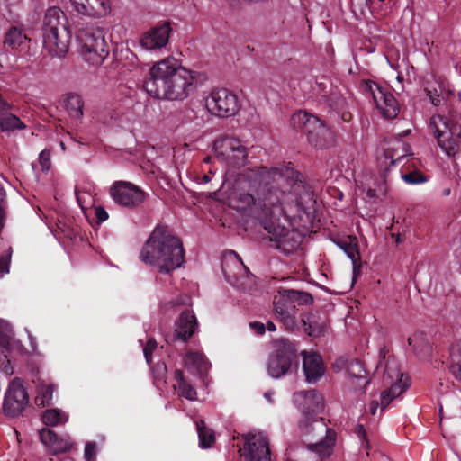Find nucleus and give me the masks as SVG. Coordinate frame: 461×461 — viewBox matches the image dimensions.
<instances>
[{
	"instance_id": "412c9836",
	"label": "nucleus",
	"mask_w": 461,
	"mask_h": 461,
	"mask_svg": "<svg viewBox=\"0 0 461 461\" xmlns=\"http://www.w3.org/2000/svg\"><path fill=\"white\" fill-rule=\"evenodd\" d=\"M293 399L303 416L315 417L324 407L323 397L315 389L297 392L294 393Z\"/></svg>"
},
{
	"instance_id": "f257e3e1",
	"label": "nucleus",
	"mask_w": 461,
	"mask_h": 461,
	"mask_svg": "<svg viewBox=\"0 0 461 461\" xmlns=\"http://www.w3.org/2000/svg\"><path fill=\"white\" fill-rule=\"evenodd\" d=\"M140 258L157 267L160 273L169 274L185 262L183 243L167 226L158 224L144 244Z\"/></svg>"
},
{
	"instance_id": "c85d7f7f",
	"label": "nucleus",
	"mask_w": 461,
	"mask_h": 461,
	"mask_svg": "<svg viewBox=\"0 0 461 461\" xmlns=\"http://www.w3.org/2000/svg\"><path fill=\"white\" fill-rule=\"evenodd\" d=\"M174 379L176 384H174V388L179 392V395L185 397L189 401L196 400V391L195 389L185 380L183 371L180 369H176L174 372Z\"/></svg>"
},
{
	"instance_id": "13d9d810",
	"label": "nucleus",
	"mask_w": 461,
	"mask_h": 461,
	"mask_svg": "<svg viewBox=\"0 0 461 461\" xmlns=\"http://www.w3.org/2000/svg\"><path fill=\"white\" fill-rule=\"evenodd\" d=\"M394 398L389 394V393H387V391H384L382 392L381 393V410H384L389 404L390 402L393 400Z\"/></svg>"
},
{
	"instance_id": "423d86ee",
	"label": "nucleus",
	"mask_w": 461,
	"mask_h": 461,
	"mask_svg": "<svg viewBox=\"0 0 461 461\" xmlns=\"http://www.w3.org/2000/svg\"><path fill=\"white\" fill-rule=\"evenodd\" d=\"M274 171L294 182L293 191L297 195L294 204L287 207L282 205V207L288 211V214L293 212L294 209L296 214L294 216H296V219L301 221L305 216L306 220L310 221L317 211V202L314 198L313 192L309 187L304 186L302 175L294 170L291 163H289V166L281 168H274ZM283 202L284 199L282 200V203Z\"/></svg>"
},
{
	"instance_id": "bb28decb",
	"label": "nucleus",
	"mask_w": 461,
	"mask_h": 461,
	"mask_svg": "<svg viewBox=\"0 0 461 461\" xmlns=\"http://www.w3.org/2000/svg\"><path fill=\"white\" fill-rule=\"evenodd\" d=\"M335 243L352 261L353 280H355L356 276L361 273V260L357 242H353L348 239H341L336 240Z\"/></svg>"
},
{
	"instance_id": "5701e85b",
	"label": "nucleus",
	"mask_w": 461,
	"mask_h": 461,
	"mask_svg": "<svg viewBox=\"0 0 461 461\" xmlns=\"http://www.w3.org/2000/svg\"><path fill=\"white\" fill-rule=\"evenodd\" d=\"M74 10L89 17H102L110 12L109 0H70Z\"/></svg>"
},
{
	"instance_id": "69168bd1",
	"label": "nucleus",
	"mask_w": 461,
	"mask_h": 461,
	"mask_svg": "<svg viewBox=\"0 0 461 461\" xmlns=\"http://www.w3.org/2000/svg\"><path fill=\"white\" fill-rule=\"evenodd\" d=\"M367 195H368L369 197H374V196L375 195V190H373V189H368V191H367Z\"/></svg>"
},
{
	"instance_id": "37998d69",
	"label": "nucleus",
	"mask_w": 461,
	"mask_h": 461,
	"mask_svg": "<svg viewBox=\"0 0 461 461\" xmlns=\"http://www.w3.org/2000/svg\"><path fill=\"white\" fill-rule=\"evenodd\" d=\"M12 250L9 249L5 254L0 256V277L8 274L10 271Z\"/></svg>"
},
{
	"instance_id": "b1692460",
	"label": "nucleus",
	"mask_w": 461,
	"mask_h": 461,
	"mask_svg": "<svg viewBox=\"0 0 461 461\" xmlns=\"http://www.w3.org/2000/svg\"><path fill=\"white\" fill-rule=\"evenodd\" d=\"M174 339L187 341L198 329V322L192 311L185 310L175 323Z\"/></svg>"
},
{
	"instance_id": "0eeeda50",
	"label": "nucleus",
	"mask_w": 461,
	"mask_h": 461,
	"mask_svg": "<svg viewBox=\"0 0 461 461\" xmlns=\"http://www.w3.org/2000/svg\"><path fill=\"white\" fill-rule=\"evenodd\" d=\"M298 365L296 345L285 338L275 339L267 361V375L274 379H279L296 370Z\"/></svg>"
},
{
	"instance_id": "9d476101",
	"label": "nucleus",
	"mask_w": 461,
	"mask_h": 461,
	"mask_svg": "<svg viewBox=\"0 0 461 461\" xmlns=\"http://www.w3.org/2000/svg\"><path fill=\"white\" fill-rule=\"evenodd\" d=\"M79 53L85 61L100 66L109 54L104 32L96 27L78 29Z\"/></svg>"
},
{
	"instance_id": "1a4fd4ad",
	"label": "nucleus",
	"mask_w": 461,
	"mask_h": 461,
	"mask_svg": "<svg viewBox=\"0 0 461 461\" xmlns=\"http://www.w3.org/2000/svg\"><path fill=\"white\" fill-rule=\"evenodd\" d=\"M299 429L303 436H309L312 433L320 437L314 442H309L307 448L315 452L321 458L329 456L333 450L336 442L337 434L335 430L328 428L323 419H315V417L303 416L299 420Z\"/></svg>"
},
{
	"instance_id": "473e14b6",
	"label": "nucleus",
	"mask_w": 461,
	"mask_h": 461,
	"mask_svg": "<svg viewBox=\"0 0 461 461\" xmlns=\"http://www.w3.org/2000/svg\"><path fill=\"white\" fill-rule=\"evenodd\" d=\"M27 126L21 119L14 113H4L0 115V131L12 132L14 131L25 130Z\"/></svg>"
},
{
	"instance_id": "a211bd4d",
	"label": "nucleus",
	"mask_w": 461,
	"mask_h": 461,
	"mask_svg": "<svg viewBox=\"0 0 461 461\" xmlns=\"http://www.w3.org/2000/svg\"><path fill=\"white\" fill-rule=\"evenodd\" d=\"M217 156L225 160L232 167L244 166L247 151L240 140L232 137H224L215 143Z\"/></svg>"
},
{
	"instance_id": "c9c22d12",
	"label": "nucleus",
	"mask_w": 461,
	"mask_h": 461,
	"mask_svg": "<svg viewBox=\"0 0 461 461\" xmlns=\"http://www.w3.org/2000/svg\"><path fill=\"white\" fill-rule=\"evenodd\" d=\"M196 428L199 438V447L204 449L211 447L215 440L213 431L211 429H208L205 426L204 421L202 420L196 421Z\"/></svg>"
},
{
	"instance_id": "4be33fe9",
	"label": "nucleus",
	"mask_w": 461,
	"mask_h": 461,
	"mask_svg": "<svg viewBox=\"0 0 461 461\" xmlns=\"http://www.w3.org/2000/svg\"><path fill=\"white\" fill-rule=\"evenodd\" d=\"M409 145L401 138H396L391 142V146L384 150L383 156L378 158L379 170L385 175L390 167L407 155Z\"/></svg>"
},
{
	"instance_id": "4468645a",
	"label": "nucleus",
	"mask_w": 461,
	"mask_h": 461,
	"mask_svg": "<svg viewBox=\"0 0 461 461\" xmlns=\"http://www.w3.org/2000/svg\"><path fill=\"white\" fill-rule=\"evenodd\" d=\"M206 107L212 114L221 118L233 116L240 109L237 95L227 88L212 91L206 98Z\"/></svg>"
},
{
	"instance_id": "ddd939ff",
	"label": "nucleus",
	"mask_w": 461,
	"mask_h": 461,
	"mask_svg": "<svg viewBox=\"0 0 461 461\" xmlns=\"http://www.w3.org/2000/svg\"><path fill=\"white\" fill-rule=\"evenodd\" d=\"M362 87L366 93L372 95L376 108L384 117L394 119L398 115L399 104L387 86H382L371 80H366L364 81Z\"/></svg>"
},
{
	"instance_id": "338daca9",
	"label": "nucleus",
	"mask_w": 461,
	"mask_h": 461,
	"mask_svg": "<svg viewBox=\"0 0 461 461\" xmlns=\"http://www.w3.org/2000/svg\"><path fill=\"white\" fill-rule=\"evenodd\" d=\"M264 396H265V398L267 400H268L269 402H272V398H271V393H268V392L265 393Z\"/></svg>"
},
{
	"instance_id": "cd10ccee",
	"label": "nucleus",
	"mask_w": 461,
	"mask_h": 461,
	"mask_svg": "<svg viewBox=\"0 0 461 461\" xmlns=\"http://www.w3.org/2000/svg\"><path fill=\"white\" fill-rule=\"evenodd\" d=\"M300 330L303 331L309 337H321L325 333L326 325L324 321H319L312 320V315L309 313L300 314Z\"/></svg>"
},
{
	"instance_id": "680f3d73",
	"label": "nucleus",
	"mask_w": 461,
	"mask_h": 461,
	"mask_svg": "<svg viewBox=\"0 0 461 461\" xmlns=\"http://www.w3.org/2000/svg\"><path fill=\"white\" fill-rule=\"evenodd\" d=\"M265 326L268 331L273 332L276 330V324L272 321H268Z\"/></svg>"
},
{
	"instance_id": "de8ad7c7",
	"label": "nucleus",
	"mask_w": 461,
	"mask_h": 461,
	"mask_svg": "<svg viewBox=\"0 0 461 461\" xmlns=\"http://www.w3.org/2000/svg\"><path fill=\"white\" fill-rule=\"evenodd\" d=\"M157 348V342L156 340L154 339H149L147 341V344L146 346L144 347L143 348V354H144V357H145V359L148 363H150L151 362V359H152V352L155 350V348Z\"/></svg>"
},
{
	"instance_id": "9b49d317",
	"label": "nucleus",
	"mask_w": 461,
	"mask_h": 461,
	"mask_svg": "<svg viewBox=\"0 0 461 461\" xmlns=\"http://www.w3.org/2000/svg\"><path fill=\"white\" fill-rule=\"evenodd\" d=\"M176 62L168 59L155 64L149 70L143 87L147 94L155 99H162L175 72Z\"/></svg>"
},
{
	"instance_id": "393cba45",
	"label": "nucleus",
	"mask_w": 461,
	"mask_h": 461,
	"mask_svg": "<svg viewBox=\"0 0 461 461\" xmlns=\"http://www.w3.org/2000/svg\"><path fill=\"white\" fill-rule=\"evenodd\" d=\"M301 354L303 356V369L306 381L315 384L325 372L322 359L317 353L303 351Z\"/></svg>"
},
{
	"instance_id": "a18cd8bd",
	"label": "nucleus",
	"mask_w": 461,
	"mask_h": 461,
	"mask_svg": "<svg viewBox=\"0 0 461 461\" xmlns=\"http://www.w3.org/2000/svg\"><path fill=\"white\" fill-rule=\"evenodd\" d=\"M38 160L41 167V170L43 172H48L51 167L50 152L47 149H43L40 152Z\"/></svg>"
},
{
	"instance_id": "2eb2a0df",
	"label": "nucleus",
	"mask_w": 461,
	"mask_h": 461,
	"mask_svg": "<svg viewBox=\"0 0 461 461\" xmlns=\"http://www.w3.org/2000/svg\"><path fill=\"white\" fill-rule=\"evenodd\" d=\"M29 402V395L21 378H14L4 396L3 411L5 415L14 418L19 416Z\"/></svg>"
},
{
	"instance_id": "49530a36",
	"label": "nucleus",
	"mask_w": 461,
	"mask_h": 461,
	"mask_svg": "<svg viewBox=\"0 0 461 461\" xmlns=\"http://www.w3.org/2000/svg\"><path fill=\"white\" fill-rule=\"evenodd\" d=\"M391 386L387 391L394 399L400 396L408 387L406 384L402 382L390 383Z\"/></svg>"
},
{
	"instance_id": "ea45409f",
	"label": "nucleus",
	"mask_w": 461,
	"mask_h": 461,
	"mask_svg": "<svg viewBox=\"0 0 461 461\" xmlns=\"http://www.w3.org/2000/svg\"><path fill=\"white\" fill-rule=\"evenodd\" d=\"M72 446H73V444L69 438H59L57 435L55 440L53 441L51 447H50V452L52 455L66 453V452L70 451V449L72 448Z\"/></svg>"
},
{
	"instance_id": "7c9ffc66",
	"label": "nucleus",
	"mask_w": 461,
	"mask_h": 461,
	"mask_svg": "<svg viewBox=\"0 0 461 461\" xmlns=\"http://www.w3.org/2000/svg\"><path fill=\"white\" fill-rule=\"evenodd\" d=\"M0 345H9L13 348H17V352H20L23 348L21 341L14 339L11 324L3 319H0Z\"/></svg>"
},
{
	"instance_id": "c03bdc74",
	"label": "nucleus",
	"mask_w": 461,
	"mask_h": 461,
	"mask_svg": "<svg viewBox=\"0 0 461 461\" xmlns=\"http://www.w3.org/2000/svg\"><path fill=\"white\" fill-rule=\"evenodd\" d=\"M57 434L50 429H42L40 431L41 441L49 448L51 447Z\"/></svg>"
},
{
	"instance_id": "c756f323",
	"label": "nucleus",
	"mask_w": 461,
	"mask_h": 461,
	"mask_svg": "<svg viewBox=\"0 0 461 461\" xmlns=\"http://www.w3.org/2000/svg\"><path fill=\"white\" fill-rule=\"evenodd\" d=\"M185 366L186 368L195 369L200 375L208 371L211 365L205 357L198 352H189L184 357Z\"/></svg>"
},
{
	"instance_id": "39448f33",
	"label": "nucleus",
	"mask_w": 461,
	"mask_h": 461,
	"mask_svg": "<svg viewBox=\"0 0 461 461\" xmlns=\"http://www.w3.org/2000/svg\"><path fill=\"white\" fill-rule=\"evenodd\" d=\"M313 301L312 296L296 290L279 291L278 297L274 300V313L276 319L289 331L300 330V314L297 305H307Z\"/></svg>"
},
{
	"instance_id": "3c124183",
	"label": "nucleus",
	"mask_w": 461,
	"mask_h": 461,
	"mask_svg": "<svg viewBox=\"0 0 461 461\" xmlns=\"http://www.w3.org/2000/svg\"><path fill=\"white\" fill-rule=\"evenodd\" d=\"M355 434L360 439L361 443L365 447H368V440L366 438V431L362 424H357L354 430Z\"/></svg>"
},
{
	"instance_id": "bf43d9fd",
	"label": "nucleus",
	"mask_w": 461,
	"mask_h": 461,
	"mask_svg": "<svg viewBox=\"0 0 461 461\" xmlns=\"http://www.w3.org/2000/svg\"><path fill=\"white\" fill-rule=\"evenodd\" d=\"M418 350H414L417 354L429 353L430 351V346L425 338V343L422 340H418Z\"/></svg>"
},
{
	"instance_id": "4d7b16f0",
	"label": "nucleus",
	"mask_w": 461,
	"mask_h": 461,
	"mask_svg": "<svg viewBox=\"0 0 461 461\" xmlns=\"http://www.w3.org/2000/svg\"><path fill=\"white\" fill-rule=\"evenodd\" d=\"M95 216L98 223L105 221L109 217L108 212L102 206L95 208Z\"/></svg>"
},
{
	"instance_id": "603ef678",
	"label": "nucleus",
	"mask_w": 461,
	"mask_h": 461,
	"mask_svg": "<svg viewBox=\"0 0 461 461\" xmlns=\"http://www.w3.org/2000/svg\"><path fill=\"white\" fill-rule=\"evenodd\" d=\"M418 340H422L425 343V335L422 332H416L411 337L408 338V344L413 350H418Z\"/></svg>"
},
{
	"instance_id": "6e6552de",
	"label": "nucleus",
	"mask_w": 461,
	"mask_h": 461,
	"mask_svg": "<svg viewBox=\"0 0 461 461\" xmlns=\"http://www.w3.org/2000/svg\"><path fill=\"white\" fill-rule=\"evenodd\" d=\"M291 123L305 134L309 144L315 149H326L333 143V132L315 115L299 111L293 114Z\"/></svg>"
},
{
	"instance_id": "2f4dec72",
	"label": "nucleus",
	"mask_w": 461,
	"mask_h": 461,
	"mask_svg": "<svg viewBox=\"0 0 461 461\" xmlns=\"http://www.w3.org/2000/svg\"><path fill=\"white\" fill-rule=\"evenodd\" d=\"M64 105L69 116L79 119L83 115L84 102L82 97L75 93H68L64 98Z\"/></svg>"
},
{
	"instance_id": "79ce46f5",
	"label": "nucleus",
	"mask_w": 461,
	"mask_h": 461,
	"mask_svg": "<svg viewBox=\"0 0 461 461\" xmlns=\"http://www.w3.org/2000/svg\"><path fill=\"white\" fill-rule=\"evenodd\" d=\"M329 105L331 109L340 113L346 108L347 103L343 96L339 94L332 93L329 98Z\"/></svg>"
},
{
	"instance_id": "f3484780",
	"label": "nucleus",
	"mask_w": 461,
	"mask_h": 461,
	"mask_svg": "<svg viewBox=\"0 0 461 461\" xmlns=\"http://www.w3.org/2000/svg\"><path fill=\"white\" fill-rule=\"evenodd\" d=\"M242 437L244 445L239 451L245 461H271L269 443L265 435L249 433Z\"/></svg>"
},
{
	"instance_id": "f03ea898",
	"label": "nucleus",
	"mask_w": 461,
	"mask_h": 461,
	"mask_svg": "<svg viewBox=\"0 0 461 461\" xmlns=\"http://www.w3.org/2000/svg\"><path fill=\"white\" fill-rule=\"evenodd\" d=\"M285 196V192L278 188H264L258 198L244 190H237L230 197V205L254 217L262 225L264 216L268 218L283 212L282 200Z\"/></svg>"
},
{
	"instance_id": "0e129e2a",
	"label": "nucleus",
	"mask_w": 461,
	"mask_h": 461,
	"mask_svg": "<svg viewBox=\"0 0 461 461\" xmlns=\"http://www.w3.org/2000/svg\"><path fill=\"white\" fill-rule=\"evenodd\" d=\"M29 339L32 348L34 350L36 348V339L29 334Z\"/></svg>"
},
{
	"instance_id": "dca6fc26",
	"label": "nucleus",
	"mask_w": 461,
	"mask_h": 461,
	"mask_svg": "<svg viewBox=\"0 0 461 461\" xmlns=\"http://www.w3.org/2000/svg\"><path fill=\"white\" fill-rule=\"evenodd\" d=\"M194 72L176 65L162 99L183 100L194 89Z\"/></svg>"
},
{
	"instance_id": "7ed1b4c3",
	"label": "nucleus",
	"mask_w": 461,
	"mask_h": 461,
	"mask_svg": "<svg viewBox=\"0 0 461 461\" xmlns=\"http://www.w3.org/2000/svg\"><path fill=\"white\" fill-rule=\"evenodd\" d=\"M43 47L52 57H63L68 50L71 32L65 13L58 6L47 9L42 24Z\"/></svg>"
},
{
	"instance_id": "774afa93",
	"label": "nucleus",
	"mask_w": 461,
	"mask_h": 461,
	"mask_svg": "<svg viewBox=\"0 0 461 461\" xmlns=\"http://www.w3.org/2000/svg\"><path fill=\"white\" fill-rule=\"evenodd\" d=\"M450 192H451L450 188L444 189L443 195L447 196L450 194Z\"/></svg>"
},
{
	"instance_id": "e433bc0d",
	"label": "nucleus",
	"mask_w": 461,
	"mask_h": 461,
	"mask_svg": "<svg viewBox=\"0 0 461 461\" xmlns=\"http://www.w3.org/2000/svg\"><path fill=\"white\" fill-rule=\"evenodd\" d=\"M14 351H17V348H13L11 346L0 345V372L6 375H11L14 372L13 366L9 355Z\"/></svg>"
},
{
	"instance_id": "58836bf2",
	"label": "nucleus",
	"mask_w": 461,
	"mask_h": 461,
	"mask_svg": "<svg viewBox=\"0 0 461 461\" xmlns=\"http://www.w3.org/2000/svg\"><path fill=\"white\" fill-rule=\"evenodd\" d=\"M402 373L400 371L398 364L394 361H388L384 372V382L394 383L402 381Z\"/></svg>"
},
{
	"instance_id": "5fc2aeb1",
	"label": "nucleus",
	"mask_w": 461,
	"mask_h": 461,
	"mask_svg": "<svg viewBox=\"0 0 461 461\" xmlns=\"http://www.w3.org/2000/svg\"><path fill=\"white\" fill-rule=\"evenodd\" d=\"M450 356L452 360L461 361V339L452 345L450 348Z\"/></svg>"
},
{
	"instance_id": "4c0bfd02",
	"label": "nucleus",
	"mask_w": 461,
	"mask_h": 461,
	"mask_svg": "<svg viewBox=\"0 0 461 461\" xmlns=\"http://www.w3.org/2000/svg\"><path fill=\"white\" fill-rule=\"evenodd\" d=\"M27 40V36L18 28L11 27L5 34V45L15 49Z\"/></svg>"
},
{
	"instance_id": "8fccbe9b",
	"label": "nucleus",
	"mask_w": 461,
	"mask_h": 461,
	"mask_svg": "<svg viewBox=\"0 0 461 461\" xmlns=\"http://www.w3.org/2000/svg\"><path fill=\"white\" fill-rule=\"evenodd\" d=\"M447 134L455 138L458 142H461V126L454 124L449 122V127L447 129Z\"/></svg>"
},
{
	"instance_id": "6ab92c4d",
	"label": "nucleus",
	"mask_w": 461,
	"mask_h": 461,
	"mask_svg": "<svg viewBox=\"0 0 461 461\" xmlns=\"http://www.w3.org/2000/svg\"><path fill=\"white\" fill-rule=\"evenodd\" d=\"M448 127L449 121L446 117L438 114L431 116L429 128L437 139L438 146L448 157H455L461 152V142L451 136L445 137L447 135V129Z\"/></svg>"
},
{
	"instance_id": "20e7f679",
	"label": "nucleus",
	"mask_w": 461,
	"mask_h": 461,
	"mask_svg": "<svg viewBox=\"0 0 461 461\" xmlns=\"http://www.w3.org/2000/svg\"><path fill=\"white\" fill-rule=\"evenodd\" d=\"M262 219V227L271 235V240L276 242V249L289 255L300 247L303 237L292 227L296 216H291L288 211L283 208L282 213L268 218L264 216Z\"/></svg>"
},
{
	"instance_id": "72a5a7b5",
	"label": "nucleus",
	"mask_w": 461,
	"mask_h": 461,
	"mask_svg": "<svg viewBox=\"0 0 461 461\" xmlns=\"http://www.w3.org/2000/svg\"><path fill=\"white\" fill-rule=\"evenodd\" d=\"M68 419V415L59 409H48L41 415L42 422L50 427L65 424Z\"/></svg>"
},
{
	"instance_id": "e2e57ef3",
	"label": "nucleus",
	"mask_w": 461,
	"mask_h": 461,
	"mask_svg": "<svg viewBox=\"0 0 461 461\" xmlns=\"http://www.w3.org/2000/svg\"><path fill=\"white\" fill-rule=\"evenodd\" d=\"M392 237L395 239V242L397 245L401 244L403 241L400 234L392 233Z\"/></svg>"
},
{
	"instance_id": "f704fd0d",
	"label": "nucleus",
	"mask_w": 461,
	"mask_h": 461,
	"mask_svg": "<svg viewBox=\"0 0 461 461\" xmlns=\"http://www.w3.org/2000/svg\"><path fill=\"white\" fill-rule=\"evenodd\" d=\"M55 387L53 384H47L44 383L37 386V396L35 397V403L38 406H48L52 404L53 392Z\"/></svg>"
},
{
	"instance_id": "6e6d98bb",
	"label": "nucleus",
	"mask_w": 461,
	"mask_h": 461,
	"mask_svg": "<svg viewBox=\"0 0 461 461\" xmlns=\"http://www.w3.org/2000/svg\"><path fill=\"white\" fill-rule=\"evenodd\" d=\"M249 327L258 335H263L266 332V326L261 321H251Z\"/></svg>"
},
{
	"instance_id": "a878e982",
	"label": "nucleus",
	"mask_w": 461,
	"mask_h": 461,
	"mask_svg": "<svg viewBox=\"0 0 461 461\" xmlns=\"http://www.w3.org/2000/svg\"><path fill=\"white\" fill-rule=\"evenodd\" d=\"M348 380L357 390H365L369 384L367 374L363 364L357 360H350L347 365Z\"/></svg>"
},
{
	"instance_id": "052dcab7",
	"label": "nucleus",
	"mask_w": 461,
	"mask_h": 461,
	"mask_svg": "<svg viewBox=\"0 0 461 461\" xmlns=\"http://www.w3.org/2000/svg\"><path fill=\"white\" fill-rule=\"evenodd\" d=\"M381 407V403H379L377 401L374 400L370 402L369 405V411L372 415H375L376 413V411L378 407Z\"/></svg>"
},
{
	"instance_id": "f8f14e48",
	"label": "nucleus",
	"mask_w": 461,
	"mask_h": 461,
	"mask_svg": "<svg viewBox=\"0 0 461 461\" xmlns=\"http://www.w3.org/2000/svg\"><path fill=\"white\" fill-rule=\"evenodd\" d=\"M109 194L115 204L129 210L140 208L149 197L142 188L123 180L114 181L110 186Z\"/></svg>"
},
{
	"instance_id": "aec40b11",
	"label": "nucleus",
	"mask_w": 461,
	"mask_h": 461,
	"mask_svg": "<svg viewBox=\"0 0 461 461\" xmlns=\"http://www.w3.org/2000/svg\"><path fill=\"white\" fill-rule=\"evenodd\" d=\"M171 32V23L168 21L160 22L141 35L139 44L145 50H161L168 44Z\"/></svg>"
},
{
	"instance_id": "09e8293b",
	"label": "nucleus",
	"mask_w": 461,
	"mask_h": 461,
	"mask_svg": "<svg viewBox=\"0 0 461 461\" xmlns=\"http://www.w3.org/2000/svg\"><path fill=\"white\" fill-rule=\"evenodd\" d=\"M96 444L94 441H89L86 444L84 449V457L86 461H91L95 456Z\"/></svg>"
},
{
	"instance_id": "864d4df0",
	"label": "nucleus",
	"mask_w": 461,
	"mask_h": 461,
	"mask_svg": "<svg viewBox=\"0 0 461 461\" xmlns=\"http://www.w3.org/2000/svg\"><path fill=\"white\" fill-rule=\"evenodd\" d=\"M450 371L456 381L461 383V361L452 360L450 365Z\"/></svg>"
},
{
	"instance_id": "a19ab883",
	"label": "nucleus",
	"mask_w": 461,
	"mask_h": 461,
	"mask_svg": "<svg viewBox=\"0 0 461 461\" xmlns=\"http://www.w3.org/2000/svg\"><path fill=\"white\" fill-rule=\"evenodd\" d=\"M402 179L409 185H419L428 181V177L417 170L402 173Z\"/></svg>"
}]
</instances>
